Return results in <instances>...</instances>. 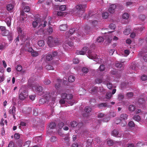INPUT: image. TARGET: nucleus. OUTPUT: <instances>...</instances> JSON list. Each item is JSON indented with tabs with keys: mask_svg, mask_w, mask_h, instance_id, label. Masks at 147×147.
<instances>
[{
	"mask_svg": "<svg viewBox=\"0 0 147 147\" xmlns=\"http://www.w3.org/2000/svg\"><path fill=\"white\" fill-rule=\"evenodd\" d=\"M32 89L33 90L36 91L38 94L40 96L42 95L44 98H42L39 100V102L40 104H43L46 102L47 101H49L50 102L51 105L54 104L55 100V98L54 97V95H51L49 92H42V86H40L35 84H33L32 86Z\"/></svg>",
	"mask_w": 147,
	"mask_h": 147,
	"instance_id": "f257e3e1",
	"label": "nucleus"
},
{
	"mask_svg": "<svg viewBox=\"0 0 147 147\" xmlns=\"http://www.w3.org/2000/svg\"><path fill=\"white\" fill-rule=\"evenodd\" d=\"M87 56L90 59H93L97 63H101L102 62V59L100 58V56L95 53L94 51L88 50Z\"/></svg>",
	"mask_w": 147,
	"mask_h": 147,
	"instance_id": "f03ea898",
	"label": "nucleus"
},
{
	"mask_svg": "<svg viewBox=\"0 0 147 147\" xmlns=\"http://www.w3.org/2000/svg\"><path fill=\"white\" fill-rule=\"evenodd\" d=\"M113 32V31H112L109 32L108 33L106 32V34H107L104 38L101 36L99 37L97 39V42L100 44L105 40V43L106 44L111 43L112 38L111 35L110 34Z\"/></svg>",
	"mask_w": 147,
	"mask_h": 147,
	"instance_id": "7ed1b4c3",
	"label": "nucleus"
},
{
	"mask_svg": "<svg viewBox=\"0 0 147 147\" xmlns=\"http://www.w3.org/2000/svg\"><path fill=\"white\" fill-rule=\"evenodd\" d=\"M19 98L21 100H23L27 97L28 93L25 86H22L21 87L19 90Z\"/></svg>",
	"mask_w": 147,
	"mask_h": 147,
	"instance_id": "20e7f679",
	"label": "nucleus"
},
{
	"mask_svg": "<svg viewBox=\"0 0 147 147\" xmlns=\"http://www.w3.org/2000/svg\"><path fill=\"white\" fill-rule=\"evenodd\" d=\"M128 116L125 114H122L120 116L121 119H118L115 122L117 124L120 123L123 127L125 126L126 124V121L125 120L127 118Z\"/></svg>",
	"mask_w": 147,
	"mask_h": 147,
	"instance_id": "39448f33",
	"label": "nucleus"
},
{
	"mask_svg": "<svg viewBox=\"0 0 147 147\" xmlns=\"http://www.w3.org/2000/svg\"><path fill=\"white\" fill-rule=\"evenodd\" d=\"M58 41L57 38H53L51 36L48 37L47 39V43L48 45L50 47H53L55 45H59Z\"/></svg>",
	"mask_w": 147,
	"mask_h": 147,
	"instance_id": "423d86ee",
	"label": "nucleus"
},
{
	"mask_svg": "<svg viewBox=\"0 0 147 147\" xmlns=\"http://www.w3.org/2000/svg\"><path fill=\"white\" fill-rule=\"evenodd\" d=\"M47 22L45 21L42 22H40V20L39 19H37L36 21H33L32 23V24L33 27H36L38 25L39 27L41 28L42 27H44L47 25Z\"/></svg>",
	"mask_w": 147,
	"mask_h": 147,
	"instance_id": "0eeeda50",
	"label": "nucleus"
},
{
	"mask_svg": "<svg viewBox=\"0 0 147 147\" xmlns=\"http://www.w3.org/2000/svg\"><path fill=\"white\" fill-rule=\"evenodd\" d=\"M138 69V67L137 64L134 63L131 64L129 69V73L130 74L136 73L137 72V70Z\"/></svg>",
	"mask_w": 147,
	"mask_h": 147,
	"instance_id": "6e6552de",
	"label": "nucleus"
},
{
	"mask_svg": "<svg viewBox=\"0 0 147 147\" xmlns=\"http://www.w3.org/2000/svg\"><path fill=\"white\" fill-rule=\"evenodd\" d=\"M89 46H86L84 47L82 50H77L76 52V53L77 55H84L86 53L87 50H88Z\"/></svg>",
	"mask_w": 147,
	"mask_h": 147,
	"instance_id": "1a4fd4ad",
	"label": "nucleus"
},
{
	"mask_svg": "<svg viewBox=\"0 0 147 147\" xmlns=\"http://www.w3.org/2000/svg\"><path fill=\"white\" fill-rule=\"evenodd\" d=\"M72 95L71 94H67L66 99L67 100L66 101L68 102L70 105H72L75 102L71 99L72 98Z\"/></svg>",
	"mask_w": 147,
	"mask_h": 147,
	"instance_id": "9d476101",
	"label": "nucleus"
},
{
	"mask_svg": "<svg viewBox=\"0 0 147 147\" xmlns=\"http://www.w3.org/2000/svg\"><path fill=\"white\" fill-rule=\"evenodd\" d=\"M16 108L15 106H11L9 107V113L10 114L12 115L13 118H15V115L16 114Z\"/></svg>",
	"mask_w": 147,
	"mask_h": 147,
	"instance_id": "9b49d317",
	"label": "nucleus"
},
{
	"mask_svg": "<svg viewBox=\"0 0 147 147\" xmlns=\"http://www.w3.org/2000/svg\"><path fill=\"white\" fill-rule=\"evenodd\" d=\"M111 134L113 136L117 137H120L122 135L121 132H118L116 130H115L113 131Z\"/></svg>",
	"mask_w": 147,
	"mask_h": 147,
	"instance_id": "f8f14e48",
	"label": "nucleus"
},
{
	"mask_svg": "<svg viewBox=\"0 0 147 147\" xmlns=\"http://www.w3.org/2000/svg\"><path fill=\"white\" fill-rule=\"evenodd\" d=\"M144 100L143 98H139L138 102L136 103V105L139 107H143L144 106Z\"/></svg>",
	"mask_w": 147,
	"mask_h": 147,
	"instance_id": "ddd939ff",
	"label": "nucleus"
},
{
	"mask_svg": "<svg viewBox=\"0 0 147 147\" xmlns=\"http://www.w3.org/2000/svg\"><path fill=\"white\" fill-rule=\"evenodd\" d=\"M144 29V27L140 26H139L135 28L134 29V31L136 33H141Z\"/></svg>",
	"mask_w": 147,
	"mask_h": 147,
	"instance_id": "4468645a",
	"label": "nucleus"
},
{
	"mask_svg": "<svg viewBox=\"0 0 147 147\" xmlns=\"http://www.w3.org/2000/svg\"><path fill=\"white\" fill-rule=\"evenodd\" d=\"M116 7V6L115 4H110L108 11L110 13H113L114 12Z\"/></svg>",
	"mask_w": 147,
	"mask_h": 147,
	"instance_id": "2eb2a0df",
	"label": "nucleus"
},
{
	"mask_svg": "<svg viewBox=\"0 0 147 147\" xmlns=\"http://www.w3.org/2000/svg\"><path fill=\"white\" fill-rule=\"evenodd\" d=\"M112 95L110 92H108L106 94L105 97L101 98L100 99L102 101H106L107 99H110L112 97Z\"/></svg>",
	"mask_w": 147,
	"mask_h": 147,
	"instance_id": "dca6fc26",
	"label": "nucleus"
},
{
	"mask_svg": "<svg viewBox=\"0 0 147 147\" xmlns=\"http://www.w3.org/2000/svg\"><path fill=\"white\" fill-rule=\"evenodd\" d=\"M86 7V5H82L80 4H78L76 5V9L78 11H83V12H84V11L85 7Z\"/></svg>",
	"mask_w": 147,
	"mask_h": 147,
	"instance_id": "f3484780",
	"label": "nucleus"
},
{
	"mask_svg": "<svg viewBox=\"0 0 147 147\" xmlns=\"http://www.w3.org/2000/svg\"><path fill=\"white\" fill-rule=\"evenodd\" d=\"M56 126V124L54 122H51L50 123V124L49 125V126L47 128V132L49 134H50V131H49L48 130H51V129L54 128Z\"/></svg>",
	"mask_w": 147,
	"mask_h": 147,
	"instance_id": "a211bd4d",
	"label": "nucleus"
},
{
	"mask_svg": "<svg viewBox=\"0 0 147 147\" xmlns=\"http://www.w3.org/2000/svg\"><path fill=\"white\" fill-rule=\"evenodd\" d=\"M98 90V88L96 87H94L90 88L89 89V92H90L92 94H94L96 92H97Z\"/></svg>",
	"mask_w": 147,
	"mask_h": 147,
	"instance_id": "6ab92c4d",
	"label": "nucleus"
},
{
	"mask_svg": "<svg viewBox=\"0 0 147 147\" xmlns=\"http://www.w3.org/2000/svg\"><path fill=\"white\" fill-rule=\"evenodd\" d=\"M98 24V21L96 20H91L90 21L89 26L93 27L96 26Z\"/></svg>",
	"mask_w": 147,
	"mask_h": 147,
	"instance_id": "aec40b11",
	"label": "nucleus"
},
{
	"mask_svg": "<svg viewBox=\"0 0 147 147\" xmlns=\"http://www.w3.org/2000/svg\"><path fill=\"white\" fill-rule=\"evenodd\" d=\"M95 82L97 84L101 83L103 82L104 84H106L105 82L102 79V78L101 77L100 78H97L95 80Z\"/></svg>",
	"mask_w": 147,
	"mask_h": 147,
	"instance_id": "412c9836",
	"label": "nucleus"
},
{
	"mask_svg": "<svg viewBox=\"0 0 147 147\" xmlns=\"http://www.w3.org/2000/svg\"><path fill=\"white\" fill-rule=\"evenodd\" d=\"M67 28V26L66 24L61 25L59 26V29L61 31H65L66 30Z\"/></svg>",
	"mask_w": 147,
	"mask_h": 147,
	"instance_id": "4be33fe9",
	"label": "nucleus"
},
{
	"mask_svg": "<svg viewBox=\"0 0 147 147\" xmlns=\"http://www.w3.org/2000/svg\"><path fill=\"white\" fill-rule=\"evenodd\" d=\"M13 5L11 4H9L7 6V9L8 11L10 12L13 11Z\"/></svg>",
	"mask_w": 147,
	"mask_h": 147,
	"instance_id": "5701e85b",
	"label": "nucleus"
},
{
	"mask_svg": "<svg viewBox=\"0 0 147 147\" xmlns=\"http://www.w3.org/2000/svg\"><path fill=\"white\" fill-rule=\"evenodd\" d=\"M33 140L36 143L40 142L41 140V136H39L35 137L33 138Z\"/></svg>",
	"mask_w": 147,
	"mask_h": 147,
	"instance_id": "b1692460",
	"label": "nucleus"
},
{
	"mask_svg": "<svg viewBox=\"0 0 147 147\" xmlns=\"http://www.w3.org/2000/svg\"><path fill=\"white\" fill-rule=\"evenodd\" d=\"M5 22H6L7 26L9 27L11 25V18L10 17H9L6 18L5 20Z\"/></svg>",
	"mask_w": 147,
	"mask_h": 147,
	"instance_id": "393cba45",
	"label": "nucleus"
},
{
	"mask_svg": "<svg viewBox=\"0 0 147 147\" xmlns=\"http://www.w3.org/2000/svg\"><path fill=\"white\" fill-rule=\"evenodd\" d=\"M61 80L59 79H57V83L56 84L55 87L57 89L59 88L60 86V84L61 82Z\"/></svg>",
	"mask_w": 147,
	"mask_h": 147,
	"instance_id": "a878e982",
	"label": "nucleus"
},
{
	"mask_svg": "<svg viewBox=\"0 0 147 147\" xmlns=\"http://www.w3.org/2000/svg\"><path fill=\"white\" fill-rule=\"evenodd\" d=\"M98 106L100 108L102 107H110V106L109 105L106 103H100L98 105Z\"/></svg>",
	"mask_w": 147,
	"mask_h": 147,
	"instance_id": "bb28decb",
	"label": "nucleus"
},
{
	"mask_svg": "<svg viewBox=\"0 0 147 147\" xmlns=\"http://www.w3.org/2000/svg\"><path fill=\"white\" fill-rule=\"evenodd\" d=\"M92 110V109L89 106L86 107L84 109L85 111L87 113L91 112Z\"/></svg>",
	"mask_w": 147,
	"mask_h": 147,
	"instance_id": "cd10ccee",
	"label": "nucleus"
},
{
	"mask_svg": "<svg viewBox=\"0 0 147 147\" xmlns=\"http://www.w3.org/2000/svg\"><path fill=\"white\" fill-rule=\"evenodd\" d=\"M75 78L73 76H70L68 78V81L70 82H72L74 81Z\"/></svg>",
	"mask_w": 147,
	"mask_h": 147,
	"instance_id": "c85d7f7f",
	"label": "nucleus"
},
{
	"mask_svg": "<svg viewBox=\"0 0 147 147\" xmlns=\"http://www.w3.org/2000/svg\"><path fill=\"white\" fill-rule=\"evenodd\" d=\"M109 16V14L107 12H104L102 13V17L104 19L107 18Z\"/></svg>",
	"mask_w": 147,
	"mask_h": 147,
	"instance_id": "c756f323",
	"label": "nucleus"
},
{
	"mask_svg": "<svg viewBox=\"0 0 147 147\" xmlns=\"http://www.w3.org/2000/svg\"><path fill=\"white\" fill-rule=\"evenodd\" d=\"M133 119L134 120L137 121H140L141 118L139 115H136L134 116Z\"/></svg>",
	"mask_w": 147,
	"mask_h": 147,
	"instance_id": "7c9ffc66",
	"label": "nucleus"
},
{
	"mask_svg": "<svg viewBox=\"0 0 147 147\" xmlns=\"http://www.w3.org/2000/svg\"><path fill=\"white\" fill-rule=\"evenodd\" d=\"M131 31L130 28L126 29L124 31L123 33L125 35H128L130 34Z\"/></svg>",
	"mask_w": 147,
	"mask_h": 147,
	"instance_id": "2f4dec72",
	"label": "nucleus"
},
{
	"mask_svg": "<svg viewBox=\"0 0 147 147\" xmlns=\"http://www.w3.org/2000/svg\"><path fill=\"white\" fill-rule=\"evenodd\" d=\"M76 31L75 28H73L72 29H71L69 30V32L68 33L67 35V37L69 36L70 35H71Z\"/></svg>",
	"mask_w": 147,
	"mask_h": 147,
	"instance_id": "473e14b6",
	"label": "nucleus"
},
{
	"mask_svg": "<svg viewBox=\"0 0 147 147\" xmlns=\"http://www.w3.org/2000/svg\"><path fill=\"white\" fill-rule=\"evenodd\" d=\"M77 36L78 37V39H80V38L82 39L83 38H82V37H84L83 34H82L81 32H79L77 34Z\"/></svg>",
	"mask_w": 147,
	"mask_h": 147,
	"instance_id": "72a5a7b5",
	"label": "nucleus"
},
{
	"mask_svg": "<svg viewBox=\"0 0 147 147\" xmlns=\"http://www.w3.org/2000/svg\"><path fill=\"white\" fill-rule=\"evenodd\" d=\"M17 31L18 34V36H21L22 35V30L20 27H18L17 29Z\"/></svg>",
	"mask_w": 147,
	"mask_h": 147,
	"instance_id": "f704fd0d",
	"label": "nucleus"
},
{
	"mask_svg": "<svg viewBox=\"0 0 147 147\" xmlns=\"http://www.w3.org/2000/svg\"><path fill=\"white\" fill-rule=\"evenodd\" d=\"M108 81L105 82V84H107V86L108 88L111 89L112 87V84L110 83H108Z\"/></svg>",
	"mask_w": 147,
	"mask_h": 147,
	"instance_id": "c9c22d12",
	"label": "nucleus"
},
{
	"mask_svg": "<svg viewBox=\"0 0 147 147\" xmlns=\"http://www.w3.org/2000/svg\"><path fill=\"white\" fill-rule=\"evenodd\" d=\"M57 14L58 16H65L66 15L65 13V12L62 11H58Z\"/></svg>",
	"mask_w": 147,
	"mask_h": 147,
	"instance_id": "e433bc0d",
	"label": "nucleus"
},
{
	"mask_svg": "<svg viewBox=\"0 0 147 147\" xmlns=\"http://www.w3.org/2000/svg\"><path fill=\"white\" fill-rule=\"evenodd\" d=\"M38 44L40 47H42L44 45L45 43L43 40H40L38 42Z\"/></svg>",
	"mask_w": 147,
	"mask_h": 147,
	"instance_id": "4c0bfd02",
	"label": "nucleus"
},
{
	"mask_svg": "<svg viewBox=\"0 0 147 147\" xmlns=\"http://www.w3.org/2000/svg\"><path fill=\"white\" fill-rule=\"evenodd\" d=\"M9 32L8 30H5L3 32H1V34L4 36H7L9 34Z\"/></svg>",
	"mask_w": 147,
	"mask_h": 147,
	"instance_id": "58836bf2",
	"label": "nucleus"
},
{
	"mask_svg": "<svg viewBox=\"0 0 147 147\" xmlns=\"http://www.w3.org/2000/svg\"><path fill=\"white\" fill-rule=\"evenodd\" d=\"M70 125L72 127H75L77 125L78 123L76 121H73L71 123Z\"/></svg>",
	"mask_w": 147,
	"mask_h": 147,
	"instance_id": "ea45409f",
	"label": "nucleus"
},
{
	"mask_svg": "<svg viewBox=\"0 0 147 147\" xmlns=\"http://www.w3.org/2000/svg\"><path fill=\"white\" fill-rule=\"evenodd\" d=\"M129 17V15L127 13H124L123 15V19L127 20Z\"/></svg>",
	"mask_w": 147,
	"mask_h": 147,
	"instance_id": "a19ab883",
	"label": "nucleus"
},
{
	"mask_svg": "<svg viewBox=\"0 0 147 147\" xmlns=\"http://www.w3.org/2000/svg\"><path fill=\"white\" fill-rule=\"evenodd\" d=\"M33 57H36L38 55V53L35 51H33L31 53Z\"/></svg>",
	"mask_w": 147,
	"mask_h": 147,
	"instance_id": "79ce46f5",
	"label": "nucleus"
},
{
	"mask_svg": "<svg viewBox=\"0 0 147 147\" xmlns=\"http://www.w3.org/2000/svg\"><path fill=\"white\" fill-rule=\"evenodd\" d=\"M135 109V107L132 105H130L128 108L129 110L131 111H133Z\"/></svg>",
	"mask_w": 147,
	"mask_h": 147,
	"instance_id": "37998d69",
	"label": "nucleus"
},
{
	"mask_svg": "<svg viewBox=\"0 0 147 147\" xmlns=\"http://www.w3.org/2000/svg\"><path fill=\"white\" fill-rule=\"evenodd\" d=\"M86 90L83 88H81L79 92L80 96L83 94L85 92Z\"/></svg>",
	"mask_w": 147,
	"mask_h": 147,
	"instance_id": "c03bdc74",
	"label": "nucleus"
},
{
	"mask_svg": "<svg viewBox=\"0 0 147 147\" xmlns=\"http://www.w3.org/2000/svg\"><path fill=\"white\" fill-rule=\"evenodd\" d=\"M16 69L17 71H20L22 70V67L21 65H18L16 66Z\"/></svg>",
	"mask_w": 147,
	"mask_h": 147,
	"instance_id": "a18cd8bd",
	"label": "nucleus"
},
{
	"mask_svg": "<svg viewBox=\"0 0 147 147\" xmlns=\"http://www.w3.org/2000/svg\"><path fill=\"white\" fill-rule=\"evenodd\" d=\"M47 30L48 33L49 34H51L53 31V28L50 27H49V28H47Z\"/></svg>",
	"mask_w": 147,
	"mask_h": 147,
	"instance_id": "49530a36",
	"label": "nucleus"
},
{
	"mask_svg": "<svg viewBox=\"0 0 147 147\" xmlns=\"http://www.w3.org/2000/svg\"><path fill=\"white\" fill-rule=\"evenodd\" d=\"M85 29L86 32V33L87 34H89V32L88 31V30H91V29L90 28L89 26H86L85 27Z\"/></svg>",
	"mask_w": 147,
	"mask_h": 147,
	"instance_id": "de8ad7c7",
	"label": "nucleus"
},
{
	"mask_svg": "<svg viewBox=\"0 0 147 147\" xmlns=\"http://www.w3.org/2000/svg\"><path fill=\"white\" fill-rule=\"evenodd\" d=\"M46 59L48 61L51 60L53 59L52 56L51 54H48L47 56Z\"/></svg>",
	"mask_w": 147,
	"mask_h": 147,
	"instance_id": "09e8293b",
	"label": "nucleus"
},
{
	"mask_svg": "<svg viewBox=\"0 0 147 147\" xmlns=\"http://www.w3.org/2000/svg\"><path fill=\"white\" fill-rule=\"evenodd\" d=\"M116 66L118 68H120L122 66V64L120 62H117L116 63Z\"/></svg>",
	"mask_w": 147,
	"mask_h": 147,
	"instance_id": "8fccbe9b",
	"label": "nucleus"
},
{
	"mask_svg": "<svg viewBox=\"0 0 147 147\" xmlns=\"http://www.w3.org/2000/svg\"><path fill=\"white\" fill-rule=\"evenodd\" d=\"M143 144L141 142H139L136 144V147H142Z\"/></svg>",
	"mask_w": 147,
	"mask_h": 147,
	"instance_id": "3c124183",
	"label": "nucleus"
},
{
	"mask_svg": "<svg viewBox=\"0 0 147 147\" xmlns=\"http://www.w3.org/2000/svg\"><path fill=\"white\" fill-rule=\"evenodd\" d=\"M109 27L111 29L114 30L116 28V26L114 24H111L109 25Z\"/></svg>",
	"mask_w": 147,
	"mask_h": 147,
	"instance_id": "603ef678",
	"label": "nucleus"
},
{
	"mask_svg": "<svg viewBox=\"0 0 147 147\" xmlns=\"http://www.w3.org/2000/svg\"><path fill=\"white\" fill-rule=\"evenodd\" d=\"M114 142L112 140H109L107 141V144L109 146H111L113 145Z\"/></svg>",
	"mask_w": 147,
	"mask_h": 147,
	"instance_id": "864d4df0",
	"label": "nucleus"
},
{
	"mask_svg": "<svg viewBox=\"0 0 147 147\" xmlns=\"http://www.w3.org/2000/svg\"><path fill=\"white\" fill-rule=\"evenodd\" d=\"M66 9V7L65 5H62L59 7V10L61 11H64Z\"/></svg>",
	"mask_w": 147,
	"mask_h": 147,
	"instance_id": "5fc2aeb1",
	"label": "nucleus"
},
{
	"mask_svg": "<svg viewBox=\"0 0 147 147\" xmlns=\"http://www.w3.org/2000/svg\"><path fill=\"white\" fill-rule=\"evenodd\" d=\"M43 82L44 84L45 85H48L51 83V82L49 80L47 79H46Z\"/></svg>",
	"mask_w": 147,
	"mask_h": 147,
	"instance_id": "6e6d98bb",
	"label": "nucleus"
},
{
	"mask_svg": "<svg viewBox=\"0 0 147 147\" xmlns=\"http://www.w3.org/2000/svg\"><path fill=\"white\" fill-rule=\"evenodd\" d=\"M109 117H114L116 115V113L115 112H111L109 113Z\"/></svg>",
	"mask_w": 147,
	"mask_h": 147,
	"instance_id": "4d7b16f0",
	"label": "nucleus"
},
{
	"mask_svg": "<svg viewBox=\"0 0 147 147\" xmlns=\"http://www.w3.org/2000/svg\"><path fill=\"white\" fill-rule=\"evenodd\" d=\"M105 66L103 65H101L99 67V69L100 71H102L105 69Z\"/></svg>",
	"mask_w": 147,
	"mask_h": 147,
	"instance_id": "13d9d810",
	"label": "nucleus"
},
{
	"mask_svg": "<svg viewBox=\"0 0 147 147\" xmlns=\"http://www.w3.org/2000/svg\"><path fill=\"white\" fill-rule=\"evenodd\" d=\"M87 134L86 132L84 131H82L81 133V136L82 137H83L84 138H85L87 136L86 135Z\"/></svg>",
	"mask_w": 147,
	"mask_h": 147,
	"instance_id": "bf43d9fd",
	"label": "nucleus"
},
{
	"mask_svg": "<svg viewBox=\"0 0 147 147\" xmlns=\"http://www.w3.org/2000/svg\"><path fill=\"white\" fill-rule=\"evenodd\" d=\"M26 123L24 122L21 121L20 123L19 127H24L26 126Z\"/></svg>",
	"mask_w": 147,
	"mask_h": 147,
	"instance_id": "052dcab7",
	"label": "nucleus"
},
{
	"mask_svg": "<svg viewBox=\"0 0 147 147\" xmlns=\"http://www.w3.org/2000/svg\"><path fill=\"white\" fill-rule=\"evenodd\" d=\"M129 126L131 127H133L134 126L135 124L133 121H131L128 124Z\"/></svg>",
	"mask_w": 147,
	"mask_h": 147,
	"instance_id": "680f3d73",
	"label": "nucleus"
},
{
	"mask_svg": "<svg viewBox=\"0 0 147 147\" xmlns=\"http://www.w3.org/2000/svg\"><path fill=\"white\" fill-rule=\"evenodd\" d=\"M141 79L143 81H145L147 80V76L145 75H142L141 77Z\"/></svg>",
	"mask_w": 147,
	"mask_h": 147,
	"instance_id": "e2e57ef3",
	"label": "nucleus"
},
{
	"mask_svg": "<svg viewBox=\"0 0 147 147\" xmlns=\"http://www.w3.org/2000/svg\"><path fill=\"white\" fill-rule=\"evenodd\" d=\"M82 71L84 73H86L88 71V69L85 67H84L82 69Z\"/></svg>",
	"mask_w": 147,
	"mask_h": 147,
	"instance_id": "0e129e2a",
	"label": "nucleus"
},
{
	"mask_svg": "<svg viewBox=\"0 0 147 147\" xmlns=\"http://www.w3.org/2000/svg\"><path fill=\"white\" fill-rule=\"evenodd\" d=\"M30 10V7L28 6H26L24 9V11L26 12H28Z\"/></svg>",
	"mask_w": 147,
	"mask_h": 147,
	"instance_id": "69168bd1",
	"label": "nucleus"
},
{
	"mask_svg": "<svg viewBox=\"0 0 147 147\" xmlns=\"http://www.w3.org/2000/svg\"><path fill=\"white\" fill-rule=\"evenodd\" d=\"M124 98V96L122 94H119L118 96V99L119 100H122Z\"/></svg>",
	"mask_w": 147,
	"mask_h": 147,
	"instance_id": "338daca9",
	"label": "nucleus"
},
{
	"mask_svg": "<svg viewBox=\"0 0 147 147\" xmlns=\"http://www.w3.org/2000/svg\"><path fill=\"white\" fill-rule=\"evenodd\" d=\"M25 44H26V47H28L30 45V42L28 40H27L25 42Z\"/></svg>",
	"mask_w": 147,
	"mask_h": 147,
	"instance_id": "774afa93",
	"label": "nucleus"
}]
</instances>
